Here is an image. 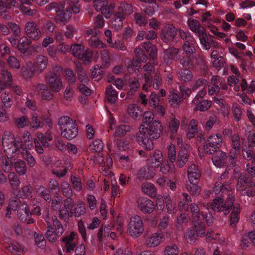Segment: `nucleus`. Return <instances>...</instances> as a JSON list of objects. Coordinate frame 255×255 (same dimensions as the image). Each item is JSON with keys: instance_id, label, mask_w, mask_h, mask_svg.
I'll return each instance as SVG.
<instances>
[{"instance_id": "f257e3e1", "label": "nucleus", "mask_w": 255, "mask_h": 255, "mask_svg": "<svg viewBox=\"0 0 255 255\" xmlns=\"http://www.w3.org/2000/svg\"><path fill=\"white\" fill-rule=\"evenodd\" d=\"M14 141L10 132L3 134L2 145L6 157L1 156V167L5 172H9L12 170V166L19 175H24L26 171V164L23 160L16 157L18 145Z\"/></svg>"}, {"instance_id": "f03ea898", "label": "nucleus", "mask_w": 255, "mask_h": 255, "mask_svg": "<svg viewBox=\"0 0 255 255\" xmlns=\"http://www.w3.org/2000/svg\"><path fill=\"white\" fill-rule=\"evenodd\" d=\"M68 4L69 7L64 10V4L63 3H52L46 6L48 9H54L57 13L56 20L60 21H67L70 19L71 16L70 9L74 13H77L79 12L78 6L79 0H65Z\"/></svg>"}, {"instance_id": "7ed1b4c3", "label": "nucleus", "mask_w": 255, "mask_h": 255, "mask_svg": "<svg viewBox=\"0 0 255 255\" xmlns=\"http://www.w3.org/2000/svg\"><path fill=\"white\" fill-rule=\"evenodd\" d=\"M234 202V196L232 194H229L226 200L223 198L218 197L216 198L209 206L208 204H203L204 208L209 210L210 208L213 211L223 212L224 215H227L229 213L231 207L233 205Z\"/></svg>"}, {"instance_id": "20e7f679", "label": "nucleus", "mask_w": 255, "mask_h": 255, "mask_svg": "<svg viewBox=\"0 0 255 255\" xmlns=\"http://www.w3.org/2000/svg\"><path fill=\"white\" fill-rule=\"evenodd\" d=\"M58 125L61 129V134L63 137L71 140L76 136L78 128L75 123L69 117H61L58 121Z\"/></svg>"}, {"instance_id": "39448f33", "label": "nucleus", "mask_w": 255, "mask_h": 255, "mask_svg": "<svg viewBox=\"0 0 255 255\" xmlns=\"http://www.w3.org/2000/svg\"><path fill=\"white\" fill-rule=\"evenodd\" d=\"M7 208L12 211L17 210V216L22 222L28 224L33 223V220L31 218V214L26 204L21 203L19 200L11 201L9 202Z\"/></svg>"}, {"instance_id": "423d86ee", "label": "nucleus", "mask_w": 255, "mask_h": 255, "mask_svg": "<svg viewBox=\"0 0 255 255\" xmlns=\"http://www.w3.org/2000/svg\"><path fill=\"white\" fill-rule=\"evenodd\" d=\"M73 201L71 198H68L64 202L63 207L59 209V214L61 218L66 220L68 217L74 214L76 217H79L85 212V207L83 203H79L75 209L74 212L72 210Z\"/></svg>"}, {"instance_id": "0eeeda50", "label": "nucleus", "mask_w": 255, "mask_h": 255, "mask_svg": "<svg viewBox=\"0 0 255 255\" xmlns=\"http://www.w3.org/2000/svg\"><path fill=\"white\" fill-rule=\"evenodd\" d=\"M188 24L190 29L199 37L203 47L206 50L209 49L210 45L206 30L200 25L199 22L196 19L190 18L188 20Z\"/></svg>"}, {"instance_id": "6e6552de", "label": "nucleus", "mask_w": 255, "mask_h": 255, "mask_svg": "<svg viewBox=\"0 0 255 255\" xmlns=\"http://www.w3.org/2000/svg\"><path fill=\"white\" fill-rule=\"evenodd\" d=\"M136 58L132 61L128 60L126 62V65L128 71L130 73L136 72V70L140 72L141 70L140 63L145 62L147 57L140 48H136L134 51Z\"/></svg>"}, {"instance_id": "1a4fd4ad", "label": "nucleus", "mask_w": 255, "mask_h": 255, "mask_svg": "<svg viewBox=\"0 0 255 255\" xmlns=\"http://www.w3.org/2000/svg\"><path fill=\"white\" fill-rule=\"evenodd\" d=\"M143 231V221L138 215L132 216L130 219L128 232L132 237H137Z\"/></svg>"}, {"instance_id": "9d476101", "label": "nucleus", "mask_w": 255, "mask_h": 255, "mask_svg": "<svg viewBox=\"0 0 255 255\" xmlns=\"http://www.w3.org/2000/svg\"><path fill=\"white\" fill-rule=\"evenodd\" d=\"M46 221L48 224V230L46 234V238L49 242H54L64 232L63 228L56 218L53 219V224L55 231H54V228L50 226L49 223L47 221Z\"/></svg>"}, {"instance_id": "9b49d317", "label": "nucleus", "mask_w": 255, "mask_h": 255, "mask_svg": "<svg viewBox=\"0 0 255 255\" xmlns=\"http://www.w3.org/2000/svg\"><path fill=\"white\" fill-rule=\"evenodd\" d=\"M36 135L37 137L33 139L35 149L38 153L42 154L44 151L43 147H48L49 143L48 141H51L53 138L51 133L48 131H46L44 135L42 133L37 132Z\"/></svg>"}, {"instance_id": "f8f14e48", "label": "nucleus", "mask_w": 255, "mask_h": 255, "mask_svg": "<svg viewBox=\"0 0 255 255\" xmlns=\"http://www.w3.org/2000/svg\"><path fill=\"white\" fill-rule=\"evenodd\" d=\"M94 5L96 10L100 11L106 19L110 18L115 13V4L109 3L107 0H95Z\"/></svg>"}, {"instance_id": "ddd939ff", "label": "nucleus", "mask_w": 255, "mask_h": 255, "mask_svg": "<svg viewBox=\"0 0 255 255\" xmlns=\"http://www.w3.org/2000/svg\"><path fill=\"white\" fill-rule=\"evenodd\" d=\"M143 127L147 130L146 134L153 139H158L162 134L163 128L158 120H155L150 124L142 125L140 126Z\"/></svg>"}, {"instance_id": "4468645a", "label": "nucleus", "mask_w": 255, "mask_h": 255, "mask_svg": "<svg viewBox=\"0 0 255 255\" xmlns=\"http://www.w3.org/2000/svg\"><path fill=\"white\" fill-rule=\"evenodd\" d=\"M71 49L74 56L82 59L85 64H87L90 61L92 54L89 50H85L83 45L74 44L71 46Z\"/></svg>"}, {"instance_id": "2eb2a0df", "label": "nucleus", "mask_w": 255, "mask_h": 255, "mask_svg": "<svg viewBox=\"0 0 255 255\" xmlns=\"http://www.w3.org/2000/svg\"><path fill=\"white\" fill-rule=\"evenodd\" d=\"M181 38L185 40L183 45V50L187 53L192 54L195 52L196 46V41L190 33L183 30H179Z\"/></svg>"}, {"instance_id": "dca6fc26", "label": "nucleus", "mask_w": 255, "mask_h": 255, "mask_svg": "<svg viewBox=\"0 0 255 255\" xmlns=\"http://www.w3.org/2000/svg\"><path fill=\"white\" fill-rule=\"evenodd\" d=\"M243 144V150L246 153V155L244 153V157L248 160L253 158V162L255 163V154L253 153L254 151L252 149L255 147V134H251L249 136L247 141L244 139Z\"/></svg>"}, {"instance_id": "f3484780", "label": "nucleus", "mask_w": 255, "mask_h": 255, "mask_svg": "<svg viewBox=\"0 0 255 255\" xmlns=\"http://www.w3.org/2000/svg\"><path fill=\"white\" fill-rule=\"evenodd\" d=\"M222 143V137L220 134H216L211 135L208 142L205 146V152L209 154L214 152L216 149L221 146Z\"/></svg>"}, {"instance_id": "a211bd4d", "label": "nucleus", "mask_w": 255, "mask_h": 255, "mask_svg": "<svg viewBox=\"0 0 255 255\" xmlns=\"http://www.w3.org/2000/svg\"><path fill=\"white\" fill-rule=\"evenodd\" d=\"M147 130L143 127H140L139 132L137 135V140L140 146L142 147L150 150L153 147V144L152 141V138L149 136L148 134H146Z\"/></svg>"}, {"instance_id": "6ab92c4d", "label": "nucleus", "mask_w": 255, "mask_h": 255, "mask_svg": "<svg viewBox=\"0 0 255 255\" xmlns=\"http://www.w3.org/2000/svg\"><path fill=\"white\" fill-rule=\"evenodd\" d=\"M190 211L192 213L193 221L201 219H205L207 224H212L213 222V217L210 214H203L200 212L198 206L195 203H192L190 205Z\"/></svg>"}, {"instance_id": "aec40b11", "label": "nucleus", "mask_w": 255, "mask_h": 255, "mask_svg": "<svg viewBox=\"0 0 255 255\" xmlns=\"http://www.w3.org/2000/svg\"><path fill=\"white\" fill-rule=\"evenodd\" d=\"M137 206L141 212L145 214L151 213L155 208L153 202L145 197H140L137 199Z\"/></svg>"}, {"instance_id": "412c9836", "label": "nucleus", "mask_w": 255, "mask_h": 255, "mask_svg": "<svg viewBox=\"0 0 255 255\" xmlns=\"http://www.w3.org/2000/svg\"><path fill=\"white\" fill-rule=\"evenodd\" d=\"M7 131H5L4 134ZM10 132L11 134V136L13 137V138L15 140L14 142H15L18 145V149L17 150V152H20L21 147V146H23V148H25V149H30L33 148V145L32 143V137L30 134V133L28 131H25L23 133L22 138L20 142L18 139H17L15 138L13 135H12V133L10 131H8Z\"/></svg>"}, {"instance_id": "4be33fe9", "label": "nucleus", "mask_w": 255, "mask_h": 255, "mask_svg": "<svg viewBox=\"0 0 255 255\" xmlns=\"http://www.w3.org/2000/svg\"><path fill=\"white\" fill-rule=\"evenodd\" d=\"M164 158L162 151L160 150L156 149L150 154L148 159L147 163L149 168L154 170L160 166Z\"/></svg>"}, {"instance_id": "5701e85b", "label": "nucleus", "mask_w": 255, "mask_h": 255, "mask_svg": "<svg viewBox=\"0 0 255 255\" xmlns=\"http://www.w3.org/2000/svg\"><path fill=\"white\" fill-rule=\"evenodd\" d=\"M109 123L110 129L113 131V134L115 137L123 136L130 130L129 127L127 125H122L116 126V121L111 116L109 118Z\"/></svg>"}, {"instance_id": "b1692460", "label": "nucleus", "mask_w": 255, "mask_h": 255, "mask_svg": "<svg viewBox=\"0 0 255 255\" xmlns=\"http://www.w3.org/2000/svg\"><path fill=\"white\" fill-rule=\"evenodd\" d=\"M46 80L47 84L56 92L60 91L63 86L61 78L55 73H48L46 75Z\"/></svg>"}, {"instance_id": "393cba45", "label": "nucleus", "mask_w": 255, "mask_h": 255, "mask_svg": "<svg viewBox=\"0 0 255 255\" xmlns=\"http://www.w3.org/2000/svg\"><path fill=\"white\" fill-rule=\"evenodd\" d=\"M100 33V31L96 28L90 29L86 31L87 35L91 36L89 42L90 46L98 48L106 47V45L96 36Z\"/></svg>"}, {"instance_id": "a878e982", "label": "nucleus", "mask_w": 255, "mask_h": 255, "mask_svg": "<svg viewBox=\"0 0 255 255\" xmlns=\"http://www.w3.org/2000/svg\"><path fill=\"white\" fill-rule=\"evenodd\" d=\"M24 30L26 35L32 39L37 40L40 37V30L33 21L27 22L25 25Z\"/></svg>"}, {"instance_id": "bb28decb", "label": "nucleus", "mask_w": 255, "mask_h": 255, "mask_svg": "<svg viewBox=\"0 0 255 255\" xmlns=\"http://www.w3.org/2000/svg\"><path fill=\"white\" fill-rule=\"evenodd\" d=\"M62 242L66 253L73 251L76 247L77 242L76 233L74 232H71L69 235L62 239Z\"/></svg>"}, {"instance_id": "cd10ccee", "label": "nucleus", "mask_w": 255, "mask_h": 255, "mask_svg": "<svg viewBox=\"0 0 255 255\" xmlns=\"http://www.w3.org/2000/svg\"><path fill=\"white\" fill-rule=\"evenodd\" d=\"M67 162L63 160H57L54 163L52 167L53 173L58 177H61L66 175Z\"/></svg>"}, {"instance_id": "c85d7f7f", "label": "nucleus", "mask_w": 255, "mask_h": 255, "mask_svg": "<svg viewBox=\"0 0 255 255\" xmlns=\"http://www.w3.org/2000/svg\"><path fill=\"white\" fill-rule=\"evenodd\" d=\"M179 50L178 49L170 48L166 49L162 56L163 63L169 64L173 60H177L179 57Z\"/></svg>"}, {"instance_id": "c756f323", "label": "nucleus", "mask_w": 255, "mask_h": 255, "mask_svg": "<svg viewBox=\"0 0 255 255\" xmlns=\"http://www.w3.org/2000/svg\"><path fill=\"white\" fill-rule=\"evenodd\" d=\"M177 33V29L172 25H168L162 29L161 38L165 42L172 40Z\"/></svg>"}, {"instance_id": "7c9ffc66", "label": "nucleus", "mask_w": 255, "mask_h": 255, "mask_svg": "<svg viewBox=\"0 0 255 255\" xmlns=\"http://www.w3.org/2000/svg\"><path fill=\"white\" fill-rule=\"evenodd\" d=\"M163 237L164 235L161 233L151 234L147 237L146 240V244L148 247H156L161 244Z\"/></svg>"}, {"instance_id": "2f4dec72", "label": "nucleus", "mask_w": 255, "mask_h": 255, "mask_svg": "<svg viewBox=\"0 0 255 255\" xmlns=\"http://www.w3.org/2000/svg\"><path fill=\"white\" fill-rule=\"evenodd\" d=\"M240 138L238 135H235L232 137V149L230 152V157L232 161L231 164L234 165L235 163L234 159L236 156L240 153Z\"/></svg>"}, {"instance_id": "473e14b6", "label": "nucleus", "mask_w": 255, "mask_h": 255, "mask_svg": "<svg viewBox=\"0 0 255 255\" xmlns=\"http://www.w3.org/2000/svg\"><path fill=\"white\" fill-rule=\"evenodd\" d=\"M143 70L148 74L144 75L145 82L146 84L143 85L142 89L144 91H147L148 87L150 85L152 81V77L149 74L153 73L154 71V67L150 63H147L143 67Z\"/></svg>"}, {"instance_id": "72a5a7b5", "label": "nucleus", "mask_w": 255, "mask_h": 255, "mask_svg": "<svg viewBox=\"0 0 255 255\" xmlns=\"http://www.w3.org/2000/svg\"><path fill=\"white\" fill-rule=\"evenodd\" d=\"M125 19L124 13L117 12L114 14L113 17L110 20V26L115 30H119L123 25V21Z\"/></svg>"}, {"instance_id": "f704fd0d", "label": "nucleus", "mask_w": 255, "mask_h": 255, "mask_svg": "<svg viewBox=\"0 0 255 255\" xmlns=\"http://www.w3.org/2000/svg\"><path fill=\"white\" fill-rule=\"evenodd\" d=\"M48 63V58L44 55L37 56L34 62V68L35 71L40 73L46 69Z\"/></svg>"}, {"instance_id": "c9c22d12", "label": "nucleus", "mask_w": 255, "mask_h": 255, "mask_svg": "<svg viewBox=\"0 0 255 255\" xmlns=\"http://www.w3.org/2000/svg\"><path fill=\"white\" fill-rule=\"evenodd\" d=\"M247 178L245 175H241L237 183V189L240 191L242 195H248V196H253V193L250 190H246L247 184Z\"/></svg>"}, {"instance_id": "e433bc0d", "label": "nucleus", "mask_w": 255, "mask_h": 255, "mask_svg": "<svg viewBox=\"0 0 255 255\" xmlns=\"http://www.w3.org/2000/svg\"><path fill=\"white\" fill-rule=\"evenodd\" d=\"M226 158L225 152L219 151L212 158L213 163L216 167L221 168L224 165Z\"/></svg>"}, {"instance_id": "4c0bfd02", "label": "nucleus", "mask_w": 255, "mask_h": 255, "mask_svg": "<svg viewBox=\"0 0 255 255\" xmlns=\"http://www.w3.org/2000/svg\"><path fill=\"white\" fill-rule=\"evenodd\" d=\"M188 178L190 183L197 180L200 177V173L198 167L194 164L190 165L188 170Z\"/></svg>"}, {"instance_id": "58836bf2", "label": "nucleus", "mask_w": 255, "mask_h": 255, "mask_svg": "<svg viewBox=\"0 0 255 255\" xmlns=\"http://www.w3.org/2000/svg\"><path fill=\"white\" fill-rule=\"evenodd\" d=\"M205 219H201L193 221L194 227H193L195 232L199 237H203L205 236L206 227L203 224V221Z\"/></svg>"}, {"instance_id": "ea45409f", "label": "nucleus", "mask_w": 255, "mask_h": 255, "mask_svg": "<svg viewBox=\"0 0 255 255\" xmlns=\"http://www.w3.org/2000/svg\"><path fill=\"white\" fill-rule=\"evenodd\" d=\"M154 175L155 172L152 171V168L149 167H143L139 170L137 173V177L141 180L151 179Z\"/></svg>"}, {"instance_id": "a19ab883", "label": "nucleus", "mask_w": 255, "mask_h": 255, "mask_svg": "<svg viewBox=\"0 0 255 255\" xmlns=\"http://www.w3.org/2000/svg\"><path fill=\"white\" fill-rule=\"evenodd\" d=\"M4 241L10 245L8 247L9 251L12 253H14L17 255H21L23 252H24V249L23 248L21 247L20 245H19L17 242H13L11 243L10 242L9 239L5 238L4 239Z\"/></svg>"}, {"instance_id": "79ce46f5", "label": "nucleus", "mask_w": 255, "mask_h": 255, "mask_svg": "<svg viewBox=\"0 0 255 255\" xmlns=\"http://www.w3.org/2000/svg\"><path fill=\"white\" fill-rule=\"evenodd\" d=\"M20 147V152H18V153H20L21 154L23 158L27 161L29 167H33L36 163L35 159L27 150L23 148V145Z\"/></svg>"}, {"instance_id": "37998d69", "label": "nucleus", "mask_w": 255, "mask_h": 255, "mask_svg": "<svg viewBox=\"0 0 255 255\" xmlns=\"http://www.w3.org/2000/svg\"><path fill=\"white\" fill-rule=\"evenodd\" d=\"M106 97L109 103L114 104L118 98V92L112 86H109L106 89Z\"/></svg>"}, {"instance_id": "c03bdc74", "label": "nucleus", "mask_w": 255, "mask_h": 255, "mask_svg": "<svg viewBox=\"0 0 255 255\" xmlns=\"http://www.w3.org/2000/svg\"><path fill=\"white\" fill-rule=\"evenodd\" d=\"M127 112L131 117L136 119L141 115L142 111L136 105L131 104L128 106Z\"/></svg>"}, {"instance_id": "a18cd8bd", "label": "nucleus", "mask_w": 255, "mask_h": 255, "mask_svg": "<svg viewBox=\"0 0 255 255\" xmlns=\"http://www.w3.org/2000/svg\"><path fill=\"white\" fill-rule=\"evenodd\" d=\"M36 89L43 99L49 100L51 99L52 95L46 85L42 84H38Z\"/></svg>"}, {"instance_id": "49530a36", "label": "nucleus", "mask_w": 255, "mask_h": 255, "mask_svg": "<svg viewBox=\"0 0 255 255\" xmlns=\"http://www.w3.org/2000/svg\"><path fill=\"white\" fill-rule=\"evenodd\" d=\"M22 74L25 79L31 78L34 75L35 68H33L31 63H27L21 68Z\"/></svg>"}, {"instance_id": "de8ad7c7", "label": "nucleus", "mask_w": 255, "mask_h": 255, "mask_svg": "<svg viewBox=\"0 0 255 255\" xmlns=\"http://www.w3.org/2000/svg\"><path fill=\"white\" fill-rule=\"evenodd\" d=\"M117 158L118 161L124 168L127 169H131L132 166V160L128 156L118 155L116 156Z\"/></svg>"}, {"instance_id": "09e8293b", "label": "nucleus", "mask_w": 255, "mask_h": 255, "mask_svg": "<svg viewBox=\"0 0 255 255\" xmlns=\"http://www.w3.org/2000/svg\"><path fill=\"white\" fill-rule=\"evenodd\" d=\"M240 208L239 206L235 205L231 215V225L232 227L236 226L237 222L240 219Z\"/></svg>"}, {"instance_id": "8fccbe9b", "label": "nucleus", "mask_w": 255, "mask_h": 255, "mask_svg": "<svg viewBox=\"0 0 255 255\" xmlns=\"http://www.w3.org/2000/svg\"><path fill=\"white\" fill-rule=\"evenodd\" d=\"M142 190L146 194L150 197H154L156 195V188L154 185L150 183L145 182L142 185Z\"/></svg>"}, {"instance_id": "3c124183", "label": "nucleus", "mask_w": 255, "mask_h": 255, "mask_svg": "<svg viewBox=\"0 0 255 255\" xmlns=\"http://www.w3.org/2000/svg\"><path fill=\"white\" fill-rule=\"evenodd\" d=\"M231 189V186L229 184L225 183L223 184L221 182H217L216 183L215 186L213 189L214 192L215 194H225L227 193Z\"/></svg>"}, {"instance_id": "603ef678", "label": "nucleus", "mask_w": 255, "mask_h": 255, "mask_svg": "<svg viewBox=\"0 0 255 255\" xmlns=\"http://www.w3.org/2000/svg\"><path fill=\"white\" fill-rule=\"evenodd\" d=\"M184 237L190 244L195 243L197 240L198 236L193 228H188L185 233Z\"/></svg>"}, {"instance_id": "864d4df0", "label": "nucleus", "mask_w": 255, "mask_h": 255, "mask_svg": "<svg viewBox=\"0 0 255 255\" xmlns=\"http://www.w3.org/2000/svg\"><path fill=\"white\" fill-rule=\"evenodd\" d=\"M112 165V159L110 156H108L106 161L104 163V166L102 169L104 174L107 176H110V177L114 176L113 173L110 170Z\"/></svg>"}, {"instance_id": "5fc2aeb1", "label": "nucleus", "mask_w": 255, "mask_h": 255, "mask_svg": "<svg viewBox=\"0 0 255 255\" xmlns=\"http://www.w3.org/2000/svg\"><path fill=\"white\" fill-rule=\"evenodd\" d=\"M30 44V40L26 37H21L18 41L17 48L21 53H25Z\"/></svg>"}, {"instance_id": "6e6d98bb", "label": "nucleus", "mask_w": 255, "mask_h": 255, "mask_svg": "<svg viewBox=\"0 0 255 255\" xmlns=\"http://www.w3.org/2000/svg\"><path fill=\"white\" fill-rule=\"evenodd\" d=\"M219 78L217 76H214L211 78V85L209 86L208 93L210 95L217 94L220 91V88L216 82Z\"/></svg>"}, {"instance_id": "4d7b16f0", "label": "nucleus", "mask_w": 255, "mask_h": 255, "mask_svg": "<svg viewBox=\"0 0 255 255\" xmlns=\"http://www.w3.org/2000/svg\"><path fill=\"white\" fill-rule=\"evenodd\" d=\"M36 193L38 196H40L47 202L51 201V196L49 191L43 186H40L37 188Z\"/></svg>"}, {"instance_id": "13d9d810", "label": "nucleus", "mask_w": 255, "mask_h": 255, "mask_svg": "<svg viewBox=\"0 0 255 255\" xmlns=\"http://www.w3.org/2000/svg\"><path fill=\"white\" fill-rule=\"evenodd\" d=\"M179 121L178 119L174 117L171 118L168 126L172 133L171 137L172 139L174 138L173 134L176 133L177 132L179 126Z\"/></svg>"}, {"instance_id": "bf43d9fd", "label": "nucleus", "mask_w": 255, "mask_h": 255, "mask_svg": "<svg viewBox=\"0 0 255 255\" xmlns=\"http://www.w3.org/2000/svg\"><path fill=\"white\" fill-rule=\"evenodd\" d=\"M181 101L180 97L175 91L170 93L169 103L171 106L174 108L177 107L181 103Z\"/></svg>"}, {"instance_id": "052dcab7", "label": "nucleus", "mask_w": 255, "mask_h": 255, "mask_svg": "<svg viewBox=\"0 0 255 255\" xmlns=\"http://www.w3.org/2000/svg\"><path fill=\"white\" fill-rule=\"evenodd\" d=\"M188 158V152L185 150L179 152L177 157V163L179 167H182L186 163Z\"/></svg>"}, {"instance_id": "680f3d73", "label": "nucleus", "mask_w": 255, "mask_h": 255, "mask_svg": "<svg viewBox=\"0 0 255 255\" xmlns=\"http://www.w3.org/2000/svg\"><path fill=\"white\" fill-rule=\"evenodd\" d=\"M197 132V122L194 119H192L189 124V128L188 129L187 136L190 139L193 138Z\"/></svg>"}, {"instance_id": "e2e57ef3", "label": "nucleus", "mask_w": 255, "mask_h": 255, "mask_svg": "<svg viewBox=\"0 0 255 255\" xmlns=\"http://www.w3.org/2000/svg\"><path fill=\"white\" fill-rule=\"evenodd\" d=\"M118 9L119 10L118 12L124 13L125 17L126 15H130L133 11L131 5L126 2L121 3Z\"/></svg>"}, {"instance_id": "0e129e2a", "label": "nucleus", "mask_w": 255, "mask_h": 255, "mask_svg": "<svg viewBox=\"0 0 255 255\" xmlns=\"http://www.w3.org/2000/svg\"><path fill=\"white\" fill-rule=\"evenodd\" d=\"M9 173L8 176L11 186L13 190L16 189L19 186L20 181L15 173L11 171Z\"/></svg>"}, {"instance_id": "69168bd1", "label": "nucleus", "mask_w": 255, "mask_h": 255, "mask_svg": "<svg viewBox=\"0 0 255 255\" xmlns=\"http://www.w3.org/2000/svg\"><path fill=\"white\" fill-rule=\"evenodd\" d=\"M189 220L190 218L187 214H181L177 218V228L178 230H181L182 229V226L186 224Z\"/></svg>"}, {"instance_id": "338daca9", "label": "nucleus", "mask_w": 255, "mask_h": 255, "mask_svg": "<svg viewBox=\"0 0 255 255\" xmlns=\"http://www.w3.org/2000/svg\"><path fill=\"white\" fill-rule=\"evenodd\" d=\"M198 102L197 104H193L196 110L205 111L209 109L211 106V102L208 100H201Z\"/></svg>"}, {"instance_id": "774afa93", "label": "nucleus", "mask_w": 255, "mask_h": 255, "mask_svg": "<svg viewBox=\"0 0 255 255\" xmlns=\"http://www.w3.org/2000/svg\"><path fill=\"white\" fill-rule=\"evenodd\" d=\"M179 253V248L175 244L167 246L164 250L165 255H178Z\"/></svg>"}]
</instances>
